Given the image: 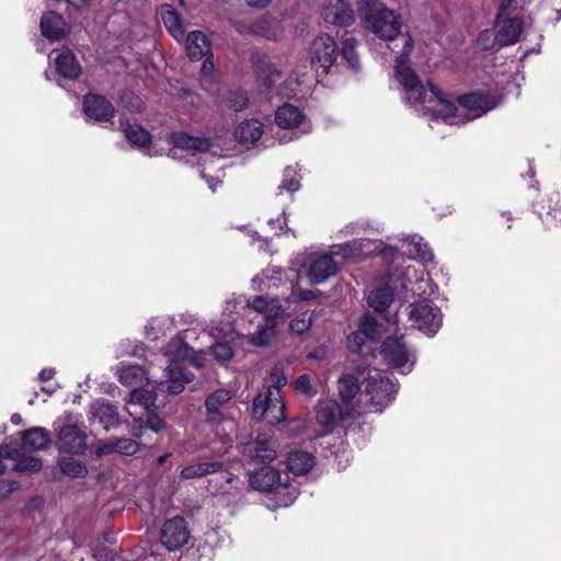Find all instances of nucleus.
Segmentation results:
<instances>
[{
    "instance_id": "nucleus-60",
    "label": "nucleus",
    "mask_w": 561,
    "mask_h": 561,
    "mask_svg": "<svg viewBox=\"0 0 561 561\" xmlns=\"http://www.w3.org/2000/svg\"><path fill=\"white\" fill-rule=\"evenodd\" d=\"M271 1L272 0H245L247 4L254 9H264L271 3Z\"/></svg>"
},
{
    "instance_id": "nucleus-9",
    "label": "nucleus",
    "mask_w": 561,
    "mask_h": 561,
    "mask_svg": "<svg viewBox=\"0 0 561 561\" xmlns=\"http://www.w3.org/2000/svg\"><path fill=\"white\" fill-rule=\"evenodd\" d=\"M82 112L87 121L103 124L112 122L116 110L106 96L90 92L82 99Z\"/></svg>"
},
{
    "instance_id": "nucleus-8",
    "label": "nucleus",
    "mask_w": 561,
    "mask_h": 561,
    "mask_svg": "<svg viewBox=\"0 0 561 561\" xmlns=\"http://www.w3.org/2000/svg\"><path fill=\"white\" fill-rule=\"evenodd\" d=\"M310 62L313 68H322L327 73L339 56V47L334 38L330 35H320L316 37L310 45Z\"/></svg>"
},
{
    "instance_id": "nucleus-10",
    "label": "nucleus",
    "mask_w": 561,
    "mask_h": 561,
    "mask_svg": "<svg viewBox=\"0 0 561 561\" xmlns=\"http://www.w3.org/2000/svg\"><path fill=\"white\" fill-rule=\"evenodd\" d=\"M190 536L187 522L184 517L176 516L164 522L160 541L168 550L172 551L182 548L188 541Z\"/></svg>"
},
{
    "instance_id": "nucleus-46",
    "label": "nucleus",
    "mask_w": 561,
    "mask_h": 561,
    "mask_svg": "<svg viewBox=\"0 0 561 561\" xmlns=\"http://www.w3.org/2000/svg\"><path fill=\"white\" fill-rule=\"evenodd\" d=\"M358 331L366 337V339H375L378 334V322L377 320L369 314H365L362 317Z\"/></svg>"
},
{
    "instance_id": "nucleus-25",
    "label": "nucleus",
    "mask_w": 561,
    "mask_h": 561,
    "mask_svg": "<svg viewBox=\"0 0 561 561\" xmlns=\"http://www.w3.org/2000/svg\"><path fill=\"white\" fill-rule=\"evenodd\" d=\"M252 62L257 80L270 92L274 84V77L280 72L273 66L267 55H255L252 57Z\"/></svg>"
},
{
    "instance_id": "nucleus-1",
    "label": "nucleus",
    "mask_w": 561,
    "mask_h": 561,
    "mask_svg": "<svg viewBox=\"0 0 561 561\" xmlns=\"http://www.w3.org/2000/svg\"><path fill=\"white\" fill-rule=\"evenodd\" d=\"M357 13L363 27L381 39L393 41L401 33V15L380 0H358Z\"/></svg>"
},
{
    "instance_id": "nucleus-45",
    "label": "nucleus",
    "mask_w": 561,
    "mask_h": 561,
    "mask_svg": "<svg viewBox=\"0 0 561 561\" xmlns=\"http://www.w3.org/2000/svg\"><path fill=\"white\" fill-rule=\"evenodd\" d=\"M43 462L41 458L27 456L20 457L16 459L14 470L19 472H37L42 469Z\"/></svg>"
},
{
    "instance_id": "nucleus-55",
    "label": "nucleus",
    "mask_w": 561,
    "mask_h": 561,
    "mask_svg": "<svg viewBox=\"0 0 561 561\" xmlns=\"http://www.w3.org/2000/svg\"><path fill=\"white\" fill-rule=\"evenodd\" d=\"M516 3V0H499L496 14L497 20L501 18H505L512 13L514 10V4Z\"/></svg>"
},
{
    "instance_id": "nucleus-2",
    "label": "nucleus",
    "mask_w": 561,
    "mask_h": 561,
    "mask_svg": "<svg viewBox=\"0 0 561 561\" xmlns=\"http://www.w3.org/2000/svg\"><path fill=\"white\" fill-rule=\"evenodd\" d=\"M271 383L264 385L263 389L254 397L252 402L251 416L254 421H263L272 414L268 423L272 425L280 423V408H277L278 398H280V366L278 363L274 365L270 373Z\"/></svg>"
},
{
    "instance_id": "nucleus-35",
    "label": "nucleus",
    "mask_w": 561,
    "mask_h": 561,
    "mask_svg": "<svg viewBox=\"0 0 561 561\" xmlns=\"http://www.w3.org/2000/svg\"><path fill=\"white\" fill-rule=\"evenodd\" d=\"M341 400L351 403L359 391L358 378L352 374L343 375L337 381Z\"/></svg>"
},
{
    "instance_id": "nucleus-34",
    "label": "nucleus",
    "mask_w": 561,
    "mask_h": 561,
    "mask_svg": "<svg viewBox=\"0 0 561 561\" xmlns=\"http://www.w3.org/2000/svg\"><path fill=\"white\" fill-rule=\"evenodd\" d=\"M393 301V290L389 286H381L370 291L368 304L377 312L387 310Z\"/></svg>"
},
{
    "instance_id": "nucleus-52",
    "label": "nucleus",
    "mask_w": 561,
    "mask_h": 561,
    "mask_svg": "<svg viewBox=\"0 0 561 561\" xmlns=\"http://www.w3.org/2000/svg\"><path fill=\"white\" fill-rule=\"evenodd\" d=\"M131 401L148 408L149 405L153 404L154 397L150 391L134 389L131 391Z\"/></svg>"
},
{
    "instance_id": "nucleus-57",
    "label": "nucleus",
    "mask_w": 561,
    "mask_h": 561,
    "mask_svg": "<svg viewBox=\"0 0 561 561\" xmlns=\"http://www.w3.org/2000/svg\"><path fill=\"white\" fill-rule=\"evenodd\" d=\"M112 453H116V437L107 439L105 443L101 444L96 449L98 456L108 455Z\"/></svg>"
},
{
    "instance_id": "nucleus-16",
    "label": "nucleus",
    "mask_w": 561,
    "mask_h": 561,
    "mask_svg": "<svg viewBox=\"0 0 561 561\" xmlns=\"http://www.w3.org/2000/svg\"><path fill=\"white\" fill-rule=\"evenodd\" d=\"M457 103L480 117L497 105V99L489 91L477 90L458 96Z\"/></svg>"
},
{
    "instance_id": "nucleus-19",
    "label": "nucleus",
    "mask_w": 561,
    "mask_h": 561,
    "mask_svg": "<svg viewBox=\"0 0 561 561\" xmlns=\"http://www.w3.org/2000/svg\"><path fill=\"white\" fill-rule=\"evenodd\" d=\"M339 272L337 263L332 254H320L314 256L308 270V278L311 284H322Z\"/></svg>"
},
{
    "instance_id": "nucleus-36",
    "label": "nucleus",
    "mask_w": 561,
    "mask_h": 561,
    "mask_svg": "<svg viewBox=\"0 0 561 561\" xmlns=\"http://www.w3.org/2000/svg\"><path fill=\"white\" fill-rule=\"evenodd\" d=\"M476 46L478 50L483 53H495L504 47L500 44L499 34L493 28L482 30L478 34Z\"/></svg>"
},
{
    "instance_id": "nucleus-21",
    "label": "nucleus",
    "mask_w": 561,
    "mask_h": 561,
    "mask_svg": "<svg viewBox=\"0 0 561 561\" xmlns=\"http://www.w3.org/2000/svg\"><path fill=\"white\" fill-rule=\"evenodd\" d=\"M57 73L66 80L76 81L82 73V67L75 53L65 48L55 58Z\"/></svg>"
},
{
    "instance_id": "nucleus-39",
    "label": "nucleus",
    "mask_w": 561,
    "mask_h": 561,
    "mask_svg": "<svg viewBox=\"0 0 561 561\" xmlns=\"http://www.w3.org/2000/svg\"><path fill=\"white\" fill-rule=\"evenodd\" d=\"M165 428L164 420L159 416L156 412L151 411L147 413L146 421L138 428L133 430V436L140 438L145 430H150L154 433H161Z\"/></svg>"
},
{
    "instance_id": "nucleus-54",
    "label": "nucleus",
    "mask_w": 561,
    "mask_h": 561,
    "mask_svg": "<svg viewBox=\"0 0 561 561\" xmlns=\"http://www.w3.org/2000/svg\"><path fill=\"white\" fill-rule=\"evenodd\" d=\"M366 337L359 332H354L347 337V347L351 352L356 353L366 342Z\"/></svg>"
},
{
    "instance_id": "nucleus-6",
    "label": "nucleus",
    "mask_w": 561,
    "mask_h": 561,
    "mask_svg": "<svg viewBox=\"0 0 561 561\" xmlns=\"http://www.w3.org/2000/svg\"><path fill=\"white\" fill-rule=\"evenodd\" d=\"M397 392L398 383L387 377H369L365 380L364 394L373 412H382L394 400Z\"/></svg>"
},
{
    "instance_id": "nucleus-13",
    "label": "nucleus",
    "mask_w": 561,
    "mask_h": 561,
    "mask_svg": "<svg viewBox=\"0 0 561 561\" xmlns=\"http://www.w3.org/2000/svg\"><path fill=\"white\" fill-rule=\"evenodd\" d=\"M185 49L191 60L205 58L202 67L203 72H206L208 68H214V62L210 59L213 56L211 43L202 31H192L186 35Z\"/></svg>"
},
{
    "instance_id": "nucleus-40",
    "label": "nucleus",
    "mask_w": 561,
    "mask_h": 561,
    "mask_svg": "<svg viewBox=\"0 0 561 561\" xmlns=\"http://www.w3.org/2000/svg\"><path fill=\"white\" fill-rule=\"evenodd\" d=\"M59 466L62 473L71 478H84L88 474V468L81 460L67 458L62 459Z\"/></svg>"
},
{
    "instance_id": "nucleus-5",
    "label": "nucleus",
    "mask_w": 561,
    "mask_h": 561,
    "mask_svg": "<svg viewBox=\"0 0 561 561\" xmlns=\"http://www.w3.org/2000/svg\"><path fill=\"white\" fill-rule=\"evenodd\" d=\"M409 320L427 335H435L443 324L440 309L424 298L409 305Z\"/></svg>"
},
{
    "instance_id": "nucleus-56",
    "label": "nucleus",
    "mask_w": 561,
    "mask_h": 561,
    "mask_svg": "<svg viewBox=\"0 0 561 561\" xmlns=\"http://www.w3.org/2000/svg\"><path fill=\"white\" fill-rule=\"evenodd\" d=\"M20 457V450L13 444L0 446V458L16 460Z\"/></svg>"
},
{
    "instance_id": "nucleus-50",
    "label": "nucleus",
    "mask_w": 561,
    "mask_h": 561,
    "mask_svg": "<svg viewBox=\"0 0 561 561\" xmlns=\"http://www.w3.org/2000/svg\"><path fill=\"white\" fill-rule=\"evenodd\" d=\"M211 353L220 363L229 362L233 356V350L228 342H217L211 347Z\"/></svg>"
},
{
    "instance_id": "nucleus-7",
    "label": "nucleus",
    "mask_w": 561,
    "mask_h": 561,
    "mask_svg": "<svg viewBox=\"0 0 561 561\" xmlns=\"http://www.w3.org/2000/svg\"><path fill=\"white\" fill-rule=\"evenodd\" d=\"M311 128V121L304 110L289 103H283V144L310 133Z\"/></svg>"
},
{
    "instance_id": "nucleus-31",
    "label": "nucleus",
    "mask_w": 561,
    "mask_h": 561,
    "mask_svg": "<svg viewBox=\"0 0 561 561\" xmlns=\"http://www.w3.org/2000/svg\"><path fill=\"white\" fill-rule=\"evenodd\" d=\"M263 124L257 119L242 122L234 130V138L240 144H254L262 136Z\"/></svg>"
},
{
    "instance_id": "nucleus-23",
    "label": "nucleus",
    "mask_w": 561,
    "mask_h": 561,
    "mask_svg": "<svg viewBox=\"0 0 561 561\" xmlns=\"http://www.w3.org/2000/svg\"><path fill=\"white\" fill-rule=\"evenodd\" d=\"M91 414L92 421L98 422L106 431L119 424L117 407L108 401H101L93 404Z\"/></svg>"
},
{
    "instance_id": "nucleus-58",
    "label": "nucleus",
    "mask_w": 561,
    "mask_h": 561,
    "mask_svg": "<svg viewBox=\"0 0 561 561\" xmlns=\"http://www.w3.org/2000/svg\"><path fill=\"white\" fill-rule=\"evenodd\" d=\"M55 368H43L38 374V380L42 382L49 381L55 376Z\"/></svg>"
},
{
    "instance_id": "nucleus-27",
    "label": "nucleus",
    "mask_w": 561,
    "mask_h": 561,
    "mask_svg": "<svg viewBox=\"0 0 561 561\" xmlns=\"http://www.w3.org/2000/svg\"><path fill=\"white\" fill-rule=\"evenodd\" d=\"M314 466V456L311 453L296 449L288 453L286 469L294 476H304Z\"/></svg>"
},
{
    "instance_id": "nucleus-18",
    "label": "nucleus",
    "mask_w": 561,
    "mask_h": 561,
    "mask_svg": "<svg viewBox=\"0 0 561 561\" xmlns=\"http://www.w3.org/2000/svg\"><path fill=\"white\" fill-rule=\"evenodd\" d=\"M380 354L392 368H401L409 362V351L402 337L388 336L383 340Z\"/></svg>"
},
{
    "instance_id": "nucleus-32",
    "label": "nucleus",
    "mask_w": 561,
    "mask_h": 561,
    "mask_svg": "<svg viewBox=\"0 0 561 561\" xmlns=\"http://www.w3.org/2000/svg\"><path fill=\"white\" fill-rule=\"evenodd\" d=\"M127 141L137 148H149L152 142L151 134L140 124H127L124 128Z\"/></svg>"
},
{
    "instance_id": "nucleus-64",
    "label": "nucleus",
    "mask_w": 561,
    "mask_h": 561,
    "mask_svg": "<svg viewBox=\"0 0 561 561\" xmlns=\"http://www.w3.org/2000/svg\"><path fill=\"white\" fill-rule=\"evenodd\" d=\"M419 255L422 261H432L433 254L430 250H419Z\"/></svg>"
},
{
    "instance_id": "nucleus-42",
    "label": "nucleus",
    "mask_w": 561,
    "mask_h": 561,
    "mask_svg": "<svg viewBox=\"0 0 561 561\" xmlns=\"http://www.w3.org/2000/svg\"><path fill=\"white\" fill-rule=\"evenodd\" d=\"M225 104L231 111H243L249 104L247 91L241 89L236 91H229L225 99Z\"/></svg>"
},
{
    "instance_id": "nucleus-38",
    "label": "nucleus",
    "mask_w": 561,
    "mask_h": 561,
    "mask_svg": "<svg viewBox=\"0 0 561 561\" xmlns=\"http://www.w3.org/2000/svg\"><path fill=\"white\" fill-rule=\"evenodd\" d=\"M118 102L126 111L133 114H140L146 110L142 99L129 90L121 92Z\"/></svg>"
},
{
    "instance_id": "nucleus-12",
    "label": "nucleus",
    "mask_w": 561,
    "mask_h": 561,
    "mask_svg": "<svg viewBox=\"0 0 561 561\" xmlns=\"http://www.w3.org/2000/svg\"><path fill=\"white\" fill-rule=\"evenodd\" d=\"M56 445L64 454L83 455L87 449V434L78 425L66 424L57 434Z\"/></svg>"
},
{
    "instance_id": "nucleus-61",
    "label": "nucleus",
    "mask_w": 561,
    "mask_h": 561,
    "mask_svg": "<svg viewBox=\"0 0 561 561\" xmlns=\"http://www.w3.org/2000/svg\"><path fill=\"white\" fill-rule=\"evenodd\" d=\"M285 410H286V407H285V403L283 402V419H282V422H283V435L285 433H288L290 432V425L291 424H295L296 421H288L287 416L285 415Z\"/></svg>"
},
{
    "instance_id": "nucleus-30",
    "label": "nucleus",
    "mask_w": 561,
    "mask_h": 561,
    "mask_svg": "<svg viewBox=\"0 0 561 561\" xmlns=\"http://www.w3.org/2000/svg\"><path fill=\"white\" fill-rule=\"evenodd\" d=\"M428 89L430 92H427L426 103H431L433 100H436L442 105V110L436 113L437 116L443 117L446 122L454 118L458 110L457 105L450 101L436 84L430 82Z\"/></svg>"
},
{
    "instance_id": "nucleus-33",
    "label": "nucleus",
    "mask_w": 561,
    "mask_h": 561,
    "mask_svg": "<svg viewBox=\"0 0 561 561\" xmlns=\"http://www.w3.org/2000/svg\"><path fill=\"white\" fill-rule=\"evenodd\" d=\"M224 467L221 461L201 462L196 465L185 466L181 470V478L195 479L202 478L210 473L220 471Z\"/></svg>"
},
{
    "instance_id": "nucleus-53",
    "label": "nucleus",
    "mask_w": 561,
    "mask_h": 561,
    "mask_svg": "<svg viewBox=\"0 0 561 561\" xmlns=\"http://www.w3.org/2000/svg\"><path fill=\"white\" fill-rule=\"evenodd\" d=\"M20 483L16 480H0V501L8 499L18 491Z\"/></svg>"
},
{
    "instance_id": "nucleus-63",
    "label": "nucleus",
    "mask_w": 561,
    "mask_h": 561,
    "mask_svg": "<svg viewBox=\"0 0 561 561\" xmlns=\"http://www.w3.org/2000/svg\"><path fill=\"white\" fill-rule=\"evenodd\" d=\"M283 236L291 232L293 237L296 238V233L287 226L286 213L283 210Z\"/></svg>"
},
{
    "instance_id": "nucleus-28",
    "label": "nucleus",
    "mask_w": 561,
    "mask_h": 561,
    "mask_svg": "<svg viewBox=\"0 0 561 561\" xmlns=\"http://www.w3.org/2000/svg\"><path fill=\"white\" fill-rule=\"evenodd\" d=\"M170 139L175 148L197 152H206L211 146V142L208 138L191 136L184 131L172 133L170 135Z\"/></svg>"
},
{
    "instance_id": "nucleus-48",
    "label": "nucleus",
    "mask_w": 561,
    "mask_h": 561,
    "mask_svg": "<svg viewBox=\"0 0 561 561\" xmlns=\"http://www.w3.org/2000/svg\"><path fill=\"white\" fill-rule=\"evenodd\" d=\"M276 457V451L266 446V442L260 439V436L255 440L253 458L260 459L262 462H270Z\"/></svg>"
},
{
    "instance_id": "nucleus-59",
    "label": "nucleus",
    "mask_w": 561,
    "mask_h": 561,
    "mask_svg": "<svg viewBox=\"0 0 561 561\" xmlns=\"http://www.w3.org/2000/svg\"><path fill=\"white\" fill-rule=\"evenodd\" d=\"M232 27L240 34L252 33V28L249 27L244 22L231 20Z\"/></svg>"
},
{
    "instance_id": "nucleus-24",
    "label": "nucleus",
    "mask_w": 561,
    "mask_h": 561,
    "mask_svg": "<svg viewBox=\"0 0 561 561\" xmlns=\"http://www.w3.org/2000/svg\"><path fill=\"white\" fill-rule=\"evenodd\" d=\"M21 447L28 451L45 450L51 439L49 432L44 427H32L21 432Z\"/></svg>"
},
{
    "instance_id": "nucleus-51",
    "label": "nucleus",
    "mask_w": 561,
    "mask_h": 561,
    "mask_svg": "<svg viewBox=\"0 0 561 561\" xmlns=\"http://www.w3.org/2000/svg\"><path fill=\"white\" fill-rule=\"evenodd\" d=\"M299 493L298 485L283 481V507L290 506L296 501Z\"/></svg>"
},
{
    "instance_id": "nucleus-37",
    "label": "nucleus",
    "mask_w": 561,
    "mask_h": 561,
    "mask_svg": "<svg viewBox=\"0 0 561 561\" xmlns=\"http://www.w3.org/2000/svg\"><path fill=\"white\" fill-rule=\"evenodd\" d=\"M358 42L355 37H347L342 42V47L339 54L347 64L348 68L354 71L359 69V57L356 53V46Z\"/></svg>"
},
{
    "instance_id": "nucleus-49",
    "label": "nucleus",
    "mask_w": 561,
    "mask_h": 561,
    "mask_svg": "<svg viewBox=\"0 0 561 561\" xmlns=\"http://www.w3.org/2000/svg\"><path fill=\"white\" fill-rule=\"evenodd\" d=\"M296 392L302 393L307 397H313L317 394V390L311 386L310 377L308 374H301L291 383Z\"/></svg>"
},
{
    "instance_id": "nucleus-22",
    "label": "nucleus",
    "mask_w": 561,
    "mask_h": 561,
    "mask_svg": "<svg viewBox=\"0 0 561 561\" xmlns=\"http://www.w3.org/2000/svg\"><path fill=\"white\" fill-rule=\"evenodd\" d=\"M160 16L168 33L175 41H183L185 36V28L180 12L176 11L172 4L164 3L160 7Z\"/></svg>"
},
{
    "instance_id": "nucleus-4",
    "label": "nucleus",
    "mask_w": 561,
    "mask_h": 561,
    "mask_svg": "<svg viewBox=\"0 0 561 561\" xmlns=\"http://www.w3.org/2000/svg\"><path fill=\"white\" fill-rule=\"evenodd\" d=\"M413 41L408 34L404 45V50H408L399 55L396 59L394 72L397 80L403 87L408 93L407 100L411 104H425L427 101V90L422 84L419 76L409 65V53L412 50Z\"/></svg>"
},
{
    "instance_id": "nucleus-44",
    "label": "nucleus",
    "mask_w": 561,
    "mask_h": 561,
    "mask_svg": "<svg viewBox=\"0 0 561 561\" xmlns=\"http://www.w3.org/2000/svg\"><path fill=\"white\" fill-rule=\"evenodd\" d=\"M312 314L309 310L300 312L289 322L290 331L297 334L307 332L312 324Z\"/></svg>"
},
{
    "instance_id": "nucleus-20",
    "label": "nucleus",
    "mask_w": 561,
    "mask_h": 561,
    "mask_svg": "<svg viewBox=\"0 0 561 561\" xmlns=\"http://www.w3.org/2000/svg\"><path fill=\"white\" fill-rule=\"evenodd\" d=\"M249 482L252 489L268 493L280 485V472L270 466H262L250 473Z\"/></svg>"
},
{
    "instance_id": "nucleus-43",
    "label": "nucleus",
    "mask_w": 561,
    "mask_h": 561,
    "mask_svg": "<svg viewBox=\"0 0 561 561\" xmlns=\"http://www.w3.org/2000/svg\"><path fill=\"white\" fill-rule=\"evenodd\" d=\"M301 169L288 165L283 171V190L294 193L300 188Z\"/></svg>"
},
{
    "instance_id": "nucleus-3",
    "label": "nucleus",
    "mask_w": 561,
    "mask_h": 561,
    "mask_svg": "<svg viewBox=\"0 0 561 561\" xmlns=\"http://www.w3.org/2000/svg\"><path fill=\"white\" fill-rule=\"evenodd\" d=\"M277 298L267 301L263 296H256L252 302H247L250 310L262 314L264 324H259L257 330L251 335L250 342L255 346H267L276 337L280 306L276 305Z\"/></svg>"
},
{
    "instance_id": "nucleus-14",
    "label": "nucleus",
    "mask_w": 561,
    "mask_h": 561,
    "mask_svg": "<svg viewBox=\"0 0 561 561\" xmlns=\"http://www.w3.org/2000/svg\"><path fill=\"white\" fill-rule=\"evenodd\" d=\"M323 21L340 27L351 26L355 22V13L346 0H328L321 11Z\"/></svg>"
},
{
    "instance_id": "nucleus-47",
    "label": "nucleus",
    "mask_w": 561,
    "mask_h": 561,
    "mask_svg": "<svg viewBox=\"0 0 561 561\" xmlns=\"http://www.w3.org/2000/svg\"><path fill=\"white\" fill-rule=\"evenodd\" d=\"M140 444L133 438L116 437V453L124 456H133L139 451Z\"/></svg>"
},
{
    "instance_id": "nucleus-29",
    "label": "nucleus",
    "mask_w": 561,
    "mask_h": 561,
    "mask_svg": "<svg viewBox=\"0 0 561 561\" xmlns=\"http://www.w3.org/2000/svg\"><path fill=\"white\" fill-rule=\"evenodd\" d=\"M340 413L341 407L336 401H325L318 405L316 420L323 427L324 433H331L336 425Z\"/></svg>"
},
{
    "instance_id": "nucleus-15",
    "label": "nucleus",
    "mask_w": 561,
    "mask_h": 561,
    "mask_svg": "<svg viewBox=\"0 0 561 561\" xmlns=\"http://www.w3.org/2000/svg\"><path fill=\"white\" fill-rule=\"evenodd\" d=\"M41 34L49 42H60L71 32V25L56 11L43 13L39 22Z\"/></svg>"
},
{
    "instance_id": "nucleus-41",
    "label": "nucleus",
    "mask_w": 561,
    "mask_h": 561,
    "mask_svg": "<svg viewBox=\"0 0 561 561\" xmlns=\"http://www.w3.org/2000/svg\"><path fill=\"white\" fill-rule=\"evenodd\" d=\"M144 374L139 365L124 366L119 373V381L125 386H135L141 382Z\"/></svg>"
},
{
    "instance_id": "nucleus-26",
    "label": "nucleus",
    "mask_w": 561,
    "mask_h": 561,
    "mask_svg": "<svg viewBox=\"0 0 561 561\" xmlns=\"http://www.w3.org/2000/svg\"><path fill=\"white\" fill-rule=\"evenodd\" d=\"M231 398V391L226 389H218L208 394L205 400L207 421L211 423H220L224 419L220 408L228 403Z\"/></svg>"
},
{
    "instance_id": "nucleus-17",
    "label": "nucleus",
    "mask_w": 561,
    "mask_h": 561,
    "mask_svg": "<svg viewBox=\"0 0 561 561\" xmlns=\"http://www.w3.org/2000/svg\"><path fill=\"white\" fill-rule=\"evenodd\" d=\"M494 25L497 27L500 44L504 47L516 44L525 31V20L523 16H505L494 19Z\"/></svg>"
},
{
    "instance_id": "nucleus-11",
    "label": "nucleus",
    "mask_w": 561,
    "mask_h": 561,
    "mask_svg": "<svg viewBox=\"0 0 561 561\" xmlns=\"http://www.w3.org/2000/svg\"><path fill=\"white\" fill-rule=\"evenodd\" d=\"M194 375L187 370L186 364L182 358H173L167 368V380L160 383V390L169 394H179L184 388L185 383L192 382Z\"/></svg>"
},
{
    "instance_id": "nucleus-62",
    "label": "nucleus",
    "mask_w": 561,
    "mask_h": 561,
    "mask_svg": "<svg viewBox=\"0 0 561 561\" xmlns=\"http://www.w3.org/2000/svg\"><path fill=\"white\" fill-rule=\"evenodd\" d=\"M299 296L301 300L309 301L314 299L317 294L313 290H302Z\"/></svg>"
}]
</instances>
